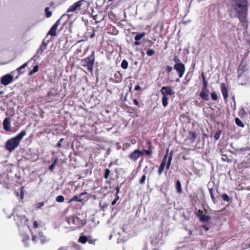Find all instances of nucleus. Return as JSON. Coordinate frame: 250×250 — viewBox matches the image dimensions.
I'll return each instance as SVG.
<instances>
[{"instance_id":"obj_1","label":"nucleus","mask_w":250,"mask_h":250,"mask_svg":"<svg viewBox=\"0 0 250 250\" xmlns=\"http://www.w3.org/2000/svg\"><path fill=\"white\" fill-rule=\"evenodd\" d=\"M232 6L240 22L246 23L249 8L248 0H233Z\"/></svg>"},{"instance_id":"obj_2","label":"nucleus","mask_w":250,"mask_h":250,"mask_svg":"<svg viewBox=\"0 0 250 250\" xmlns=\"http://www.w3.org/2000/svg\"><path fill=\"white\" fill-rule=\"evenodd\" d=\"M26 130H22L15 137L7 140L5 143V148L10 152L13 151L16 147H18L23 137L26 135Z\"/></svg>"},{"instance_id":"obj_3","label":"nucleus","mask_w":250,"mask_h":250,"mask_svg":"<svg viewBox=\"0 0 250 250\" xmlns=\"http://www.w3.org/2000/svg\"><path fill=\"white\" fill-rule=\"evenodd\" d=\"M147 144L148 146V149L147 150L143 149V151H141L139 149H136L134 150L133 152L131 153L129 155V158L134 161H136L140 157L144 155V152L148 156H151L152 151H153V146L151 144V142L149 140L147 142Z\"/></svg>"},{"instance_id":"obj_4","label":"nucleus","mask_w":250,"mask_h":250,"mask_svg":"<svg viewBox=\"0 0 250 250\" xmlns=\"http://www.w3.org/2000/svg\"><path fill=\"white\" fill-rule=\"evenodd\" d=\"M247 70V65L241 63L237 70V74L238 82L242 85L246 84L249 82L248 75L246 73Z\"/></svg>"},{"instance_id":"obj_5","label":"nucleus","mask_w":250,"mask_h":250,"mask_svg":"<svg viewBox=\"0 0 250 250\" xmlns=\"http://www.w3.org/2000/svg\"><path fill=\"white\" fill-rule=\"evenodd\" d=\"M67 222L70 226V228L74 230L80 228L85 224L84 222L77 216L69 217L67 219Z\"/></svg>"},{"instance_id":"obj_6","label":"nucleus","mask_w":250,"mask_h":250,"mask_svg":"<svg viewBox=\"0 0 250 250\" xmlns=\"http://www.w3.org/2000/svg\"><path fill=\"white\" fill-rule=\"evenodd\" d=\"M95 58L94 55L92 54L82 59L81 61V64L84 67H86L89 72H92L94 65Z\"/></svg>"},{"instance_id":"obj_7","label":"nucleus","mask_w":250,"mask_h":250,"mask_svg":"<svg viewBox=\"0 0 250 250\" xmlns=\"http://www.w3.org/2000/svg\"><path fill=\"white\" fill-rule=\"evenodd\" d=\"M14 220L18 227L25 226L28 221V219L25 215H15L14 216Z\"/></svg>"},{"instance_id":"obj_8","label":"nucleus","mask_w":250,"mask_h":250,"mask_svg":"<svg viewBox=\"0 0 250 250\" xmlns=\"http://www.w3.org/2000/svg\"><path fill=\"white\" fill-rule=\"evenodd\" d=\"M32 241L34 243H37L38 240L41 241L42 244H44L48 240L45 236H44L42 232H39L38 235H35L33 232H32Z\"/></svg>"},{"instance_id":"obj_9","label":"nucleus","mask_w":250,"mask_h":250,"mask_svg":"<svg viewBox=\"0 0 250 250\" xmlns=\"http://www.w3.org/2000/svg\"><path fill=\"white\" fill-rule=\"evenodd\" d=\"M179 78H182L186 70V67L184 63L175 64L173 67Z\"/></svg>"},{"instance_id":"obj_10","label":"nucleus","mask_w":250,"mask_h":250,"mask_svg":"<svg viewBox=\"0 0 250 250\" xmlns=\"http://www.w3.org/2000/svg\"><path fill=\"white\" fill-rule=\"evenodd\" d=\"M168 152L169 149L167 148L158 168V174L159 176H161L164 170L166 165V161L167 160L168 155Z\"/></svg>"},{"instance_id":"obj_11","label":"nucleus","mask_w":250,"mask_h":250,"mask_svg":"<svg viewBox=\"0 0 250 250\" xmlns=\"http://www.w3.org/2000/svg\"><path fill=\"white\" fill-rule=\"evenodd\" d=\"M162 96H167L174 95L175 92L171 86H163L160 90Z\"/></svg>"},{"instance_id":"obj_12","label":"nucleus","mask_w":250,"mask_h":250,"mask_svg":"<svg viewBox=\"0 0 250 250\" xmlns=\"http://www.w3.org/2000/svg\"><path fill=\"white\" fill-rule=\"evenodd\" d=\"M163 237L162 233H158L151 236V243L154 246L158 245L161 241Z\"/></svg>"},{"instance_id":"obj_13","label":"nucleus","mask_w":250,"mask_h":250,"mask_svg":"<svg viewBox=\"0 0 250 250\" xmlns=\"http://www.w3.org/2000/svg\"><path fill=\"white\" fill-rule=\"evenodd\" d=\"M14 80V77L11 74H6L1 78L0 83L4 85H7Z\"/></svg>"},{"instance_id":"obj_14","label":"nucleus","mask_w":250,"mask_h":250,"mask_svg":"<svg viewBox=\"0 0 250 250\" xmlns=\"http://www.w3.org/2000/svg\"><path fill=\"white\" fill-rule=\"evenodd\" d=\"M87 30L85 33V37L87 38H93L95 36V30L94 28L91 26L87 25Z\"/></svg>"},{"instance_id":"obj_15","label":"nucleus","mask_w":250,"mask_h":250,"mask_svg":"<svg viewBox=\"0 0 250 250\" xmlns=\"http://www.w3.org/2000/svg\"><path fill=\"white\" fill-rule=\"evenodd\" d=\"M83 1H84V0H81L74 3L73 4H72L69 7L67 12L68 13L70 12H74L78 9L80 10L81 6Z\"/></svg>"},{"instance_id":"obj_16","label":"nucleus","mask_w":250,"mask_h":250,"mask_svg":"<svg viewBox=\"0 0 250 250\" xmlns=\"http://www.w3.org/2000/svg\"><path fill=\"white\" fill-rule=\"evenodd\" d=\"M221 91L223 96L225 100H227L229 97L228 87L225 83H222L221 84Z\"/></svg>"},{"instance_id":"obj_17","label":"nucleus","mask_w":250,"mask_h":250,"mask_svg":"<svg viewBox=\"0 0 250 250\" xmlns=\"http://www.w3.org/2000/svg\"><path fill=\"white\" fill-rule=\"evenodd\" d=\"M60 20H58L52 26L50 30L48 33V35H50L51 36H55L56 35V31L57 30L58 26L60 23Z\"/></svg>"},{"instance_id":"obj_18","label":"nucleus","mask_w":250,"mask_h":250,"mask_svg":"<svg viewBox=\"0 0 250 250\" xmlns=\"http://www.w3.org/2000/svg\"><path fill=\"white\" fill-rule=\"evenodd\" d=\"M109 182L107 183L103 186H102L100 189V192L104 196L107 195L109 192Z\"/></svg>"},{"instance_id":"obj_19","label":"nucleus","mask_w":250,"mask_h":250,"mask_svg":"<svg viewBox=\"0 0 250 250\" xmlns=\"http://www.w3.org/2000/svg\"><path fill=\"white\" fill-rule=\"evenodd\" d=\"M104 14L103 12H99L98 14L94 16V20L95 21V23L100 22L104 20Z\"/></svg>"},{"instance_id":"obj_20","label":"nucleus","mask_w":250,"mask_h":250,"mask_svg":"<svg viewBox=\"0 0 250 250\" xmlns=\"http://www.w3.org/2000/svg\"><path fill=\"white\" fill-rule=\"evenodd\" d=\"M3 128L6 131H10L11 129V124L10 119L6 118L3 122Z\"/></svg>"},{"instance_id":"obj_21","label":"nucleus","mask_w":250,"mask_h":250,"mask_svg":"<svg viewBox=\"0 0 250 250\" xmlns=\"http://www.w3.org/2000/svg\"><path fill=\"white\" fill-rule=\"evenodd\" d=\"M208 92V90H203V89H202L199 94L200 97L205 101H208L209 97Z\"/></svg>"},{"instance_id":"obj_22","label":"nucleus","mask_w":250,"mask_h":250,"mask_svg":"<svg viewBox=\"0 0 250 250\" xmlns=\"http://www.w3.org/2000/svg\"><path fill=\"white\" fill-rule=\"evenodd\" d=\"M173 151L172 150L170 151L169 154L168 155V160L166 161V168L167 170H168L170 167L171 161L173 157Z\"/></svg>"},{"instance_id":"obj_23","label":"nucleus","mask_w":250,"mask_h":250,"mask_svg":"<svg viewBox=\"0 0 250 250\" xmlns=\"http://www.w3.org/2000/svg\"><path fill=\"white\" fill-rule=\"evenodd\" d=\"M47 45V43H46L45 42L43 41L39 48L38 49L37 51V53L38 54H42L44 51V50L46 49Z\"/></svg>"},{"instance_id":"obj_24","label":"nucleus","mask_w":250,"mask_h":250,"mask_svg":"<svg viewBox=\"0 0 250 250\" xmlns=\"http://www.w3.org/2000/svg\"><path fill=\"white\" fill-rule=\"evenodd\" d=\"M196 134L195 132L191 131L188 132V138L189 140L194 142L196 139Z\"/></svg>"},{"instance_id":"obj_25","label":"nucleus","mask_w":250,"mask_h":250,"mask_svg":"<svg viewBox=\"0 0 250 250\" xmlns=\"http://www.w3.org/2000/svg\"><path fill=\"white\" fill-rule=\"evenodd\" d=\"M211 217L210 216L207 215L206 213H204L202 216H201L200 218L199 219L201 222H208L210 219Z\"/></svg>"},{"instance_id":"obj_26","label":"nucleus","mask_w":250,"mask_h":250,"mask_svg":"<svg viewBox=\"0 0 250 250\" xmlns=\"http://www.w3.org/2000/svg\"><path fill=\"white\" fill-rule=\"evenodd\" d=\"M83 200V199L81 198V197H80L79 196L75 195L68 202V203H70L73 201H77L81 202Z\"/></svg>"},{"instance_id":"obj_27","label":"nucleus","mask_w":250,"mask_h":250,"mask_svg":"<svg viewBox=\"0 0 250 250\" xmlns=\"http://www.w3.org/2000/svg\"><path fill=\"white\" fill-rule=\"evenodd\" d=\"M176 191L179 193L182 192V188L181 182L179 180H177L176 183Z\"/></svg>"},{"instance_id":"obj_28","label":"nucleus","mask_w":250,"mask_h":250,"mask_svg":"<svg viewBox=\"0 0 250 250\" xmlns=\"http://www.w3.org/2000/svg\"><path fill=\"white\" fill-rule=\"evenodd\" d=\"M168 98L167 96H163L162 98V104L164 107L167 106L168 104Z\"/></svg>"},{"instance_id":"obj_29","label":"nucleus","mask_w":250,"mask_h":250,"mask_svg":"<svg viewBox=\"0 0 250 250\" xmlns=\"http://www.w3.org/2000/svg\"><path fill=\"white\" fill-rule=\"evenodd\" d=\"M146 34L145 32H142L141 33L138 34L134 37V39L135 41H140L142 38H143L146 35Z\"/></svg>"},{"instance_id":"obj_30","label":"nucleus","mask_w":250,"mask_h":250,"mask_svg":"<svg viewBox=\"0 0 250 250\" xmlns=\"http://www.w3.org/2000/svg\"><path fill=\"white\" fill-rule=\"evenodd\" d=\"M39 70V65H36L34 66L33 69L30 71L28 73V75L30 76H32L35 73L37 72Z\"/></svg>"},{"instance_id":"obj_31","label":"nucleus","mask_w":250,"mask_h":250,"mask_svg":"<svg viewBox=\"0 0 250 250\" xmlns=\"http://www.w3.org/2000/svg\"><path fill=\"white\" fill-rule=\"evenodd\" d=\"M28 63V62H26L24 63L22 65L17 68L16 70L20 74L23 73V72H21V70L27 66Z\"/></svg>"},{"instance_id":"obj_32","label":"nucleus","mask_w":250,"mask_h":250,"mask_svg":"<svg viewBox=\"0 0 250 250\" xmlns=\"http://www.w3.org/2000/svg\"><path fill=\"white\" fill-rule=\"evenodd\" d=\"M209 193H210V197H211V200L212 201V202L214 204H216L217 203V202H216L215 198V197H214V196L213 195V188H209Z\"/></svg>"},{"instance_id":"obj_33","label":"nucleus","mask_w":250,"mask_h":250,"mask_svg":"<svg viewBox=\"0 0 250 250\" xmlns=\"http://www.w3.org/2000/svg\"><path fill=\"white\" fill-rule=\"evenodd\" d=\"M128 63L126 60H123L121 63V67L124 69H126L128 67Z\"/></svg>"},{"instance_id":"obj_34","label":"nucleus","mask_w":250,"mask_h":250,"mask_svg":"<svg viewBox=\"0 0 250 250\" xmlns=\"http://www.w3.org/2000/svg\"><path fill=\"white\" fill-rule=\"evenodd\" d=\"M115 77H116L115 80H114L113 79H112V80L114 81L115 82L119 83L122 81V76L120 74H119V73L118 74H115ZM111 80V78H110V80Z\"/></svg>"},{"instance_id":"obj_35","label":"nucleus","mask_w":250,"mask_h":250,"mask_svg":"<svg viewBox=\"0 0 250 250\" xmlns=\"http://www.w3.org/2000/svg\"><path fill=\"white\" fill-rule=\"evenodd\" d=\"M79 241L82 244H85L88 241V238L85 236H81L79 238Z\"/></svg>"},{"instance_id":"obj_36","label":"nucleus","mask_w":250,"mask_h":250,"mask_svg":"<svg viewBox=\"0 0 250 250\" xmlns=\"http://www.w3.org/2000/svg\"><path fill=\"white\" fill-rule=\"evenodd\" d=\"M235 123L236 124L240 126V127H243L244 126V124L242 123V122L239 119V118H236L235 119Z\"/></svg>"},{"instance_id":"obj_37","label":"nucleus","mask_w":250,"mask_h":250,"mask_svg":"<svg viewBox=\"0 0 250 250\" xmlns=\"http://www.w3.org/2000/svg\"><path fill=\"white\" fill-rule=\"evenodd\" d=\"M58 162V158H56L53 163L49 167V169L52 171L55 167V166Z\"/></svg>"},{"instance_id":"obj_38","label":"nucleus","mask_w":250,"mask_h":250,"mask_svg":"<svg viewBox=\"0 0 250 250\" xmlns=\"http://www.w3.org/2000/svg\"><path fill=\"white\" fill-rule=\"evenodd\" d=\"M56 201L57 202L62 203L64 201V198L62 195H59L56 198Z\"/></svg>"},{"instance_id":"obj_39","label":"nucleus","mask_w":250,"mask_h":250,"mask_svg":"<svg viewBox=\"0 0 250 250\" xmlns=\"http://www.w3.org/2000/svg\"><path fill=\"white\" fill-rule=\"evenodd\" d=\"M222 198L223 200L227 202H229L230 200V198L229 197V196L226 193H223L222 195Z\"/></svg>"},{"instance_id":"obj_40","label":"nucleus","mask_w":250,"mask_h":250,"mask_svg":"<svg viewBox=\"0 0 250 250\" xmlns=\"http://www.w3.org/2000/svg\"><path fill=\"white\" fill-rule=\"evenodd\" d=\"M49 10V7H46L45 9V15H46V17L47 18H49L52 15V12L51 11H50Z\"/></svg>"},{"instance_id":"obj_41","label":"nucleus","mask_w":250,"mask_h":250,"mask_svg":"<svg viewBox=\"0 0 250 250\" xmlns=\"http://www.w3.org/2000/svg\"><path fill=\"white\" fill-rule=\"evenodd\" d=\"M30 240V237L29 235L25 234L22 235V241L26 243L28 241H29Z\"/></svg>"},{"instance_id":"obj_42","label":"nucleus","mask_w":250,"mask_h":250,"mask_svg":"<svg viewBox=\"0 0 250 250\" xmlns=\"http://www.w3.org/2000/svg\"><path fill=\"white\" fill-rule=\"evenodd\" d=\"M146 54L148 56H152L155 54V51L152 49H149L146 51Z\"/></svg>"},{"instance_id":"obj_43","label":"nucleus","mask_w":250,"mask_h":250,"mask_svg":"<svg viewBox=\"0 0 250 250\" xmlns=\"http://www.w3.org/2000/svg\"><path fill=\"white\" fill-rule=\"evenodd\" d=\"M211 97L213 100L216 101L218 99V96L217 93L213 91L211 93Z\"/></svg>"},{"instance_id":"obj_44","label":"nucleus","mask_w":250,"mask_h":250,"mask_svg":"<svg viewBox=\"0 0 250 250\" xmlns=\"http://www.w3.org/2000/svg\"><path fill=\"white\" fill-rule=\"evenodd\" d=\"M221 133V131L220 130H218V131H217L214 135V139L216 140H218L220 136Z\"/></svg>"},{"instance_id":"obj_45","label":"nucleus","mask_w":250,"mask_h":250,"mask_svg":"<svg viewBox=\"0 0 250 250\" xmlns=\"http://www.w3.org/2000/svg\"><path fill=\"white\" fill-rule=\"evenodd\" d=\"M173 61L174 62L175 64L182 63L181 60L178 58V56H177L174 57Z\"/></svg>"},{"instance_id":"obj_46","label":"nucleus","mask_w":250,"mask_h":250,"mask_svg":"<svg viewBox=\"0 0 250 250\" xmlns=\"http://www.w3.org/2000/svg\"><path fill=\"white\" fill-rule=\"evenodd\" d=\"M64 140L63 138H61L59 142L57 143L56 145L55 146V147H58V148H61L62 147V142Z\"/></svg>"},{"instance_id":"obj_47","label":"nucleus","mask_w":250,"mask_h":250,"mask_svg":"<svg viewBox=\"0 0 250 250\" xmlns=\"http://www.w3.org/2000/svg\"><path fill=\"white\" fill-rule=\"evenodd\" d=\"M208 83L207 81H203V82L202 89H203V90H208Z\"/></svg>"},{"instance_id":"obj_48","label":"nucleus","mask_w":250,"mask_h":250,"mask_svg":"<svg viewBox=\"0 0 250 250\" xmlns=\"http://www.w3.org/2000/svg\"><path fill=\"white\" fill-rule=\"evenodd\" d=\"M146 179V175H143L142 176L141 178L140 179V181H139L140 184H142V185L145 184Z\"/></svg>"},{"instance_id":"obj_49","label":"nucleus","mask_w":250,"mask_h":250,"mask_svg":"<svg viewBox=\"0 0 250 250\" xmlns=\"http://www.w3.org/2000/svg\"><path fill=\"white\" fill-rule=\"evenodd\" d=\"M204 214L203 211L199 209L198 211L196 213V216L200 219L201 216H202V215Z\"/></svg>"},{"instance_id":"obj_50","label":"nucleus","mask_w":250,"mask_h":250,"mask_svg":"<svg viewBox=\"0 0 250 250\" xmlns=\"http://www.w3.org/2000/svg\"><path fill=\"white\" fill-rule=\"evenodd\" d=\"M112 32L110 31V34H112L113 35H116L118 33V31L116 29L115 27L112 26Z\"/></svg>"},{"instance_id":"obj_51","label":"nucleus","mask_w":250,"mask_h":250,"mask_svg":"<svg viewBox=\"0 0 250 250\" xmlns=\"http://www.w3.org/2000/svg\"><path fill=\"white\" fill-rule=\"evenodd\" d=\"M190 80V77H188V74H187V75L185 77V80L186 81V82L185 83V84H187L188 83Z\"/></svg>"},{"instance_id":"obj_52","label":"nucleus","mask_w":250,"mask_h":250,"mask_svg":"<svg viewBox=\"0 0 250 250\" xmlns=\"http://www.w3.org/2000/svg\"><path fill=\"white\" fill-rule=\"evenodd\" d=\"M172 70V67L171 66H167L166 69V71L167 73H169Z\"/></svg>"},{"instance_id":"obj_53","label":"nucleus","mask_w":250,"mask_h":250,"mask_svg":"<svg viewBox=\"0 0 250 250\" xmlns=\"http://www.w3.org/2000/svg\"><path fill=\"white\" fill-rule=\"evenodd\" d=\"M133 104L136 105L138 107H140L141 105L137 99H135L133 100Z\"/></svg>"},{"instance_id":"obj_54","label":"nucleus","mask_w":250,"mask_h":250,"mask_svg":"<svg viewBox=\"0 0 250 250\" xmlns=\"http://www.w3.org/2000/svg\"><path fill=\"white\" fill-rule=\"evenodd\" d=\"M109 174V169L107 168L105 170L104 177L105 179H107Z\"/></svg>"},{"instance_id":"obj_55","label":"nucleus","mask_w":250,"mask_h":250,"mask_svg":"<svg viewBox=\"0 0 250 250\" xmlns=\"http://www.w3.org/2000/svg\"><path fill=\"white\" fill-rule=\"evenodd\" d=\"M119 197L117 195H116L115 199L112 202L111 204L112 205H114L116 203L117 200H119Z\"/></svg>"},{"instance_id":"obj_56","label":"nucleus","mask_w":250,"mask_h":250,"mask_svg":"<svg viewBox=\"0 0 250 250\" xmlns=\"http://www.w3.org/2000/svg\"><path fill=\"white\" fill-rule=\"evenodd\" d=\"M33 228L34 229H37L39 227V224H38V222L36 221H35L33 222Z\"/></svg>"},{"instance_id":"obj_57","label":"nucleus","mask_w":250,"mask_h":250,"mask_svg":"<svg viewBox=\"0 0 250 250\" xmlns=\"http://www.w3.org/2000/svg\"><path fill=\"white\" fill-rule=\"evenodd\" d=\"M43 205H44V202H42L39 203L37 204V208H41L42 207Z\"/></svg>"},{"instance_id":"obj_58","label":"nucleus","mask_w":250,"mask_h":250,"mask_svg":"<svg viewBox=\"0 0 250 250\" xmlns=\"http://www.w3.org/2000/svg\"><path fill=\"white\" fill-rule=\"evenodd\" d=\"M23 187H21V199H22L23 197Z\"/></svg>"},{"instance_id":"obj_59","label":"nucleus","mask_w":250,"mask_h":250,"mask_svg":"<svg viewBox=\"0 0 250 250\" xmlns=\"http://www.w3.org/2000/svg\"><path fill=\"white\" fill-rule=\"evenodd\" d=\"M103 42L104 41L107 42V41H108L107 36L105 34V33L104 34L103 38Z\"/></svg>"},{"instance_id":"obj_60","label":"nucleus","mask_w":250,"mask_h":250,"mask_svg":"<svg viewBox=\"0 0 250 250\" xmlns=\"http://www.w3.org/2000/svg\"><path fill=\"white\" fill-rule=\"evenodd\" d=\"M201 76H202V80H203V82L204 81H206V77H205V74H204V72H202L201 73Z\"/></svg>"},{"instance_id":"obj_61","label":"nucleus","mask_w":250,"mask_h":250,"mask_svg":"<svg viewBox=\"0 0 250 250\" xmlns=\"http://www.w3.org/2000/svg\"><path fill=\"white\" fill-rule=\"evenodd\" d=\"M202 227L205 229L206 231H207L209 230V228L205 225L202 226Z\"/></svg>"},{"instance_id":"obj_62","label":"nucleus","mask_w":250,"mask_h":250,"mask_svg":"<svg viewBox=\"0 0 250 250\" xmlns=\"http://www.w3.org/2000/svg\"><path fill=\"white\" fill-rule=\"evenodd\" d=\"M134 89L135 90H139L141 89V86L139 85H137L135 86Z\"/></svg>"},{"instance_id":"obj_63","label":"nucleus","mask_w":250,"mask_h":250,"mask_svg":"<svg viewBox=\"0 0 250 250\" xmlns=\"http://www.w3.org/2000/svg\"><path fill=\"white\" fill-rule=\"evenodd\" d=\"M134 43L136 45H139L141 44V42H139V41H135V42Z\"/></svg>"},{"instance_id":"obj_64","label":"nucleus","mask_w":250,"mask_h":250,"mask_svg":"<svg viewBox=\"0 0 250 250\" xmlns=\"http://www.w3.org/2000/svg\"><path fill=\"white\" fill-rule=\"evenodd\" d=\"M87 194V192H83L81 193L79 195V196H80V197H81L82 195H85V194Z\"/></svg>"}]
</instances>
